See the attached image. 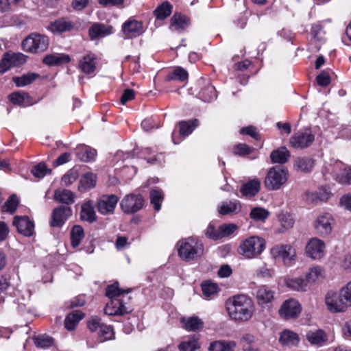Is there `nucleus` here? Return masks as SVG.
Here are the masks:
<instances>
[{"mask_svg": "<svg viewBox=\"0 0 351 351\" xmlns=\"http://www.w3.org/2000/svg\"><path fill=\"white\" fill-rule=\"evenodd\" d=\"M49 40L47 36L38 33H32L22 41L23 49L32 53H39L45 51L49 47Z\"/></svg>", "mask_w": 351, "mask_h": 351, "instance_id": "nucleus-5", "label": "nucleus"}, {"mask_svg": "<svg viewBox=\"0 0 351 351\" xmlns=\"http://www.w3.org/2000/svg\"><path fill=\"white\" fill-rule=\"evenodd\" d=\"M97 67V57L94 53H89L84 56L78 63L79 69L86 75L92 74Z\"/></svg>", "mask_w": 351, "mask_h": 351, "instance_id": "nucleus-20", "label": "nucleus"}, {"mask_svg": "<svg viewBox=\"0 0 351 351\" xmlns=\"http://www.w3.org/2000/svg\"><path fill=\"white\" fill-rule=\"evenodd\" d=\"M112 32V26L106 25L102 23H95L88 30L89 36L92 39H95L99 37H105L111 34Z\"/></svg>", "mask_w": 351, "mask_h": 351, "instance_id": "nucleus-25", "label": "nucleus"}, {"mask_svg": "<svg viewBox=\"0 0 351 351\" xmlns=\"http://www.w3.org/2000/svg\"><path fill=\"white\" fill-rule=\"evenodd\" d=\"M6 55L13 66H18L26 62L27 56L22 53L6 52Z\"/></svg>", "mask_w": 351, "mask_h": 351, "instance_id": "nucleus-53", "label": "nucleus"}, {"mask_svg": "<svg viewBox=\"0 0 351 351\" xmlns=\"http://www.w3.org/2000/svg\"><path fill=\"white\" fill-rule=\"evenodd\" d=\"M103 324H104L101 322V319L97 316L92 317L87 322L88 328L92 332H99Z\"/></svg>", "mask_w": 351, "mask_h": 351, "instance_id": "nucleus-60", "label": "nucleus"}, {"mask_svg": "<svg viewBox=\"0 0 351 351\" xmlns=\"http://www.w3.org/2000/svg\"><path fill=\"white\" fill-rule=\"evenodd\" d=\"M278 219L285 230L291 229L295 223L293 215L287 211H281L278 215Z\"/></svg>", "mask_w": 351, "mask_h": 351, "instance_id": "nucleus-39", "label": "nucleus"}, {"mask_svg": "<svg viewBox=\"0 0 351 351\" xmlns=\"http://www.w3.org/2000/svg\"><path fill=\"white\" fill-rule=\"evenodd\" d=\"M325 303L327 309L331 313L345 312L350 306L341 295V289L339 293L329 291L325 296Z\"/></svg>", "mask_w": 351, "mask_h": 351, "instance_id": "nucleus-8", "label": "nucleus"}, {"mask_svg": "<svg viewBox=\"0 0 351 351\" xmlns=\"http://www.w3.org/2000/svg\"><path fill=\"white\" fill-rule=\"evenodd\" d=\"M114 332L113 328L110 325L103 324L98 332V340L99 342H104L106 341L113 339Z\"/></svg>", "mask_w": 351, "mask_h": 351, "instance_id": "nucleus-48", "label": "nucleus"}, {"mask_svg": "<svg viewBox=\"0 0 351 351\" xmlns=\"http://www.w3.org/2000/svg\"><path fill=\"white\" fill-rule=\"evenodd\" d=\"M34 344L38 348H46L51 346L53 343V339L46 335H40L33 338Z\"/></svg>", "mask_w": 351, "mask_h": 351, "instance_id": "nucleus-49", "label": "nucleus"}, {"mask_svg": "<svg viewBox=\"0 0 351 351\" xmlns=\"http://www.w3.org/2000/svg\"><path fill=\"white\" fill-rule=\"evenodd\" d=\"M275 292L266 285L258 287L256 292L257 304L263 308H269L274 300Z\"/></svg>", "mask_w": 351, "mask_h": 351, "instance_id": "nucleus-17", "label": "nucleus"}, {"mask_svg": "<svg viewBox=\"0 0 351 351\" xmlns=\"http://www.w3.org/2000/svg\"><path fill=\"white\" fill-rule=\"evenodd\" d=\"M199 97L206 102H210L217 98L215 88L209 81L203 82L202 87L199 92Z\"/></svg>", "mask_w": 351, "mask_h": 351, "instance_id": "nucleus-27", "label": "nucleus"}, {"mask_svg": "<svg viewBox=\"0 0 351 351\" xmlns=\"http://www.w3.org/2000/svg\"><path fill=\"white\" fill-rule=\"evenodd\" d=\"M144 31L143 23L135 19H130L122 25V32L125 38L139 36Z\"/></svg>", "mask_w": 351, "mask_h": 351, "instance_id": "nucleus-18", "label": "nucleus"}, {"mask_svg": "<svg viewBox=\"0 0 351 351\" xmlns=\"http://www.w3.org/2000/svg\"><path fill=\"white\" fill-rule=\"evenodd\" d=\"M199 335L190 336L186 341L181 342L178 348L180 351H195L200 348Z\"/></svg>", "mask_w": 351, "mask_h": 351, "instance_id": "nucleus-32", "label": "nucleus"}, {"mask_svg": "<svg viewBox=\"0 0 351 351\" xmlns=\"http://www.w3.org/2000/svg\"><path fill=\"white\" fill-rule=\"evenodd\" d=\"M219 234L217 238L222 239L231 235L237 229V226L234 223H223L219 226Z\"/></svg>", "mask_w": 351, "mask_h": 351, "instance_id": "nucleus-54", "label": "nucleus"}, {"mask_svg": "<svg viewBox=\"0 0 351 351\" xmlns=\"http://www.w3.org/2000/svg\"><path fill=\"white\" fill-rule=\"evenodd\" d=\"M97 152L89 147H84L78 152V156L82 161L90 162L95 159Z\"/></svg>", "mask_w": 351, "mask_h": 351, "instance_id": "nucleus-50", "label": "nucleus"}, {"mask_svg": "<svg viewBox=\"0 0 351 351\" xmlns=\"http://www.w3.org/2000/svg\"><path fill=\"white\" fill-rule=\"evenodd\" d=\"M19 233L31 237L34 232V224L27 216H15L12 222Z\"/></svg>", "mask_w": 351, "mask_h": 351, "instance_id": "nucleus-19", "label": "nucleus"}, {"mask_svg": "<svg viewBox=\"0 0 351 351\" xmlns=\"http://www.w3.org/2000/svg\"><path fill=\"white\" fill-rule=\"evenodd\" d=\"M269 212L262 207H254L250 213V217L256 221H265L269 217Z\"/></svg>", "mask_w": 351, "mask_h": 351, "instance_id": "nucleus-43", "label": "nucleus"}, {"mask_svg": "<svg viewBox=\"0 0 351 351\" xmlns=\"http://www.w3.org/2000/svg\"><path fill=\"white\" fill-rule=\"evenodd\" d=\"M253 149L250 147L246 144H238L234 147L233 152L236 155L244 156L250 154L252 152Z\"/></svg>", "mask_w": 351, "mask_h": 351, "instance_id": "nucleus-61", "label": "nucleus"}, {"mask_svg": "<svg viewBox=\"0 0 351 351\" xmlns=\"http://www.w3.org/2000/svg\"><path fill=\"white\" fill-rule=\"evenodd\" d=\"M130 289H121L118 282L108 285L106 289V295L110 300L107 303L104 313L108 315H123L130 313L132 309L128 306L125 300L119 298L124 293H129Z\"/></svg>", "mask_w": 351, "mask_h": 351, "instance_id": "nucleus-2", "label": "nucleus"}, {"mask_svg": "<svg viewBox=\"0 0 351 351\" xmlns=\"http://www.w3.org/2000/svg\"><path fill=\"white\" fill-rule=\"evenodd\" d=\"M73 210L69 206L61 205L53 209L49 220L52 228H62L72 216Z\"/></svg>", "mask_w": 351, "mask_h": 351, "instance_id": "nucleus-11", "label": "nucleus"}, {"mask_svg": "<svg viewBox=\"0 0 351 351\" xmlns=\"http://www.w3.org/2000/svg\"><path fill=\"white\" fill-rule=\"evenodd\" d=\"M80 219L88 223H93L97 219L93 203L88 201L81 206Z\"/></svg>", "mask_w": 351, "mask_h": 351, "instance_id": "nucleus-30", "label": "nucleus"}, {"mask_svg": "<svg viewBox=\"0 0 351 351\" xmlns=\"http://www.w3.org/2000/svg\"><path fill=\"white\" fill-rule=\"evenodd\" d=\"M332 222L333 218L330 214L325 213L319 215L315 222L317 233L323 237L329 235L332 230Z\"/></svg>", "mask_w": 351, "mask_h": 351, "instance_id": "nucleus-15", "label": "nucleus"}, {"mask_svg": "<svg viewBox=\"0 0 351 351\" xmlns=\"http://www.w3.org/2000/svg\"><path fill=\"white\" fill-rule=\"evenodd\" d=\"M306 339L311 344L319 347L323 346L327 341L326 335L322 330L309 331L306 334Z\"/></svg>", "mask_w": 351, "mask_h": 351, "instance_id": "nucleus-33", "label": "nucleus"}, {"mask_svg": "<svg viewBox=\"0 0 351 351\" xmlns=\"http://www.w3.org/2000/svg\"><path fill=\"white\" fill-rule=\"evenodd\" d=\"M183 327L188 331L197 332L204 328V322L197 316L184 317L181 319Z\"/></svg>", "mask_w": 351, "mask_h": 351, "instance_id": "nucleus-23", "label": "nucleus"}, {"mask_svg": "<svg viewBox=\"0 0 351 351\" xmlns=\"http://www.w3.org/2000/svg\"><path fill=\"white\" fill-rule=\"evenodd\" d=\"M70 60L69 56L66 54H48L44 58L43 62L49 66H55L62 63H68Z\"/></svg>", "mask_w": 351, "mask_h": 351, "instance_id": "nucleus-35", "label": "nucleus"}, {"mask_svg": "<svg viewBox=\"0 0 351 351\" xmlns=\"http://www.w3.org/2000/svg\"><path fill=\"white\" fill-rule=\"evenodd\" d=\"M189 23V18L181 14H174L171 19V27L176 30H184Z\"/></svg>", "mask_w": 351, "mask_h": 351, "instance_id": "nucleus-40", "label": "nucleus"}, {"mask_svg": "<svg viewBox=\"0 0 351 351\" xmlns=\"http://www.w3.org/2000/svg\"><path fill=\"white\" fill-rule=\"evenodd\" d=\"M270 253L273 258L281 261L286 267H291L295 263L296 251L289 244L275 245Z\"/></svg>", "mask_w": 351, "mask_h": 351, "instance_id": "nucleus-7", "label": "nucleus"}, {"mask_svg": "<svg viewBox=\"0 0 351 351\" xmlns=\"http://www.w3.org/2000/svg\"><path fill=\"white\" fill-rule=\"evenodd\" d=\"M324 278V270L320 266H314L309 269L305 274V279L308 283L314 282L316 280H322Z\"/></svg>", "mask_w": 351, "mask_h": 351, "instance_id": "nucleus-37", "label": "nucleus"}, {"mask_svg": "<svg viewBox=\"0 0 351 351\" xmlns=\"http://www.w3.org/2000/svg\"><path fill=\"white\" fill-rule=\"evenodd\" d=\"M315 141V135L311 128L300 130L289 139L290 145L295 149H305L312 145Z\"/></svg>", "mask_w": 351, "mask_h": 351, "instance_id": "nucleus-9", "label": "nucleus"}, {"mask_svg": "<svg viewBox=\"0 0 351 351\" xmlns=\"http://www.w3.org/2000/svg\"><path fill=\"white\" fill-rule=\"evenodd\" d=\"M74 27L73 23L64 18L59 19L51 23L49 29L53 33H62L70 32Z\"/></svg>", "mask_w": 351, "mask_h": 351, "instance_id": "nucleus-28", "label": "nucleus"}, {"mask_svg": "<svg viewBox=\"0 0 351 351\" xmlns=\"http://www.w3.org/2000/svg\"><path fill=\"white\" fill-rule=\"evenodd\" d=\"M118 201L119 197L115 195H101L97 201L98 211L102 215L112 214Z\"/></svg>", "mask_w": 351, "mask_h": 351, "instance_id": "nucleus-16", "label": "nucleus"}, {"mask_svg": "<svg viewBox=\"0 0 351 351\" xmlns=\"http://www.w3.org/2000/svg\"><path fill=\"white\" fill-rule=\"evenodd\" d=\"M189 77L188 72L182 67L176 68L171 73L166 76V80H179L185 82Z\"/></svg>", "mask_w": 351, "mask_h": 351, "instance_id": "nucleus-44", "label": "nucleus"}, {"mask_svg": "<svg viewBox=\"0 0 351 351\" xmlns=\"http://www.w3.org/2000/svg\"><path fill=\"white\" fill-rule=\"evenodd\" d=\"M331 196V193L325 188H320L317 191L311 193L313 201H327Z\"/></svg>", "mask_w": 351, "mask_h": 351, "instance_id": "nucleus-57", "label": "nucleus"}, {"mask_svg": "<svg viewBox=\"0 0 351 351\" xmlns=\"http://www.w3.org/2000/svg\"><path fill=\"white\" fill-rule=\"evenodd\" d=\"M288 178L287 169L280 166L273 167L269 169L264 184L267 189L276 191L286 183Z\"/></svg>", "mask_w": 351, "mask_h": 351, "instance_id": "nucleus-6", "label": "nucleus"}, {"mask_svg": "<svg viewBox=\"0 0 351 351\" xmlns=\"http://www.w3.org/2000/svg\"><path fill=\"white\" fill-rule=\"evenodd\" d=\"M237 343L232 340H216L210 343L208 351H234Z\"/></svg>", "mask_w": 351, "mask_h": 351, "instance_id": "nucleus-24", "label": "nucleus"}, {"mask_svg": "<svg viewBox=\"0 0 351 351\" xmlns=\"http://www.w3.org/2000/svg\"><path fill=\"white\" fill-rule=\"evenodd\" d=\"M285 282L288 287L295 291H305L308 285L306 279L302 278H288Z\"/></svg>", "mask_w": 351, "mask_h": 351, "instance_id": "nucleus-42", "label": "nucleus"}, {"mask_svg": "<svg viewBox=\"0 0 351 351\" xmlns=\"http://www.w3.org/2000/svg\"><path fill=\"white\" fill-rule=\"evenodd\" d=\"M51 171V170L47 168V165L43 162L34 166L31 170L34 176L38 178H44L46 175L50 174Z\"/></svg>", "mask_w": 351, "mask_h": 351, "instance_id": "nucleus-52", "label": "nucleus"}, {"mask_svg": "<svg viewBox=\"0 0 351 351\" xmlns=\"http://www.w3.org/2000/svg\"><path fill=\"white\" fill-rule=\"evenodd\" d=\"M341 289V295L343 296L344 300L351 306V281L348 282Z\"/></svg>", "mask_w": 351, "mask_h": 351, "instance_id": "nucleus-64", "label": "nucleus"}, {"mask_svg": "<svg viewBox=\"0 0 351 351\" xmlns=\"http://www.w3.org/2000/svg\"><path fill=\"white\" fill-rule=\"evenodd\" d=\"M202 291L205 297L209 298L218 292L219 287L216 283L206 281L202 284Z\"/></svg>", "mask_w": 351, "mask_h": 351, "instance_id": "nucleus-51", "label": "nucleus"}, {"mask_svg": "<svg viewBox=\"0 0 351 351\" xmlns=\"http://www.w3.org/2000/svg\"><path fill=\"white\" fill-rule=\"evenodd\" d=\"M75 193L67 189H59L56 190L54 193V199L67 206L72 204L75 202Z\"/></svg>", "mask_w": 351, "mask_h": 351, "instance_id": "nucleus-29", "label": "nucleus"}, {"mask_svg": "<svg viewBox=\"0 0 351 351\" xmlns=\"http://www.w3.org/2000/svg\"><path fill=\"white\" fill-rule=\"evenodd\" d=\"M290 158V152L285 147L274 150L270 154L272 163L284 164Z\"/></svg>", "mask_w": 351, "mask_h": 351, "instance_id": "nucleus-34", "label": "nucleus"}, {"mask_svg": "<svg viewBox=\"0 0 351 351\" xmlns=\"http://www.w3.org/2000/svg\"><path fill=\"white\" fill-rule=\"evenodd\" d=\"M226 306L229 317L237 322L250 320L255 311L253 300L244 294L235 295L228 298Z\"/></svg>", "mask_w": 351, "mask_h": 351, "instance_id": "nucleus-1", "label": "nucleus"}, {"mask_svg": "<svg viewBox=\"0 0 351 351\" xmlns=\"http://www.w3.org/2000/svg\"><path fill=\"white\" fill-rule=\"evenodd\" d=\"M217 210L222 215H237L241 210V204L237 199L224 201L218 206Z\"/></svg>", "mask_w": 351, "mask_h": 351, "instance_id": "nucleus-21", "label": "nucleus"}, {"mask_svg": "<svg viewBox=\"0 0 351 351\" xmlns=\"http://www.w3.org/2000/svg\"><path fill=\"white\" fill-rule=\"evenodd\" d=\"M38 77V75L35 73H28L21 77H13V81L16 86H25L32 83Z\"/></svg>", "mask_w": 351, "mask_h": 351, "instance_id": "nucleus-45", "label": "nucleus"}, {"mask_svg": "<svg viewBox=\"0 0 351 351\" xmlns=\"http://www.w3.org/2000/svg\"><path fill=\"white\" fill-rule=\"evenodd\" d=\"M318 85L321 86H327L330 83V77L328 73L322 71L316 77Z\"/></svg>", "mask_w": 351, "mask_h": 351, "instance_id": "nucleus-63", "label": "nucleus"}, {"mask_svg": "<svg viewBox=\"0 0 351 351\" xmlns=\"http://www.w3.org/2000/svg\"><path fill=\"white\" fill-rule=\"evenodd\" d=\"M178 253L184 261L189 262L200 258L204 252V245L197 239L188 237L177 243Z\"/></svg>", "mask_w": 351, "mask_h": 351, "instance_id": "nucleus-3", "label": "nucleus"}, {"mask_svg": "<svg viewBox=\"0 0 351 351\" xmlns=\"http://www.w3.org/2000/svg\"><path fill=\"white\" fill-rule=\"evenodd\" d=\"M294 167L303 173H309L315 165V160L310 156L298 157L294 160Z\"/></svg>", "mask_w": 351, "mask_h": 351, "instance_id": "nucleus-26", "label": "nucleus"}, {"mask_svg": "<svg viewBox=\"0 0 351 351\" xmlns=\"http://www.w3.org/2000/svg\"><path fill=\"white\" fill-rule=\"evenodd\" d=\"M164 199L162 191L160 189H152L150 192L151 204L156 211H159L161 208V202Z\"/></svg>", "mask_w": 351, "mask_h": 351, "instance_id": "nucleus-47", "label": "nucleus"}, {"mask_svg": "<svg viewBox=\"0 0 351 351\" xmlns=\"http://www.w3.org/2000/svg\"><path fill=\"white\" fill-rule=\"evenodd\" d=\"M77 172L75 170L71 169L64 175L62 178V182L66 186H69L77 180Z\"/></svg>", "mask_w": 351, "mask_h": 351, "instance_id": "nucleus-59", "label": "nucleus"}, {"mask_svg": "<svg viewBox=\"0 0 351 351\" xmlns=\"http://www.w3.org/2000/svg\"><path fill=\"white\" fill-rule=\"evenodd\" d=\"M261 181L257 179H252L243 183L240 188V193L245 197H254L260 191Z\"/></svg>", "mask_w": 351, "mask_h": 351, "instance_id": "nucleus-22", "label": "nucleus"}, {"mask_svg": "<svg viewBox=\"0 0 351 351\" xmlns=\"http://www.w3.org/2000/svg\"><path fill=\"white\" fill-rule=\"evenodd\" d=\"M19 199L16 195H12L2 206L3 211L13 213L17 208Z\"/></svg>", "mask_w": 351, "mask_h": 351, "instance_id": "nucleus-55", "label": "nucleus"}, {"mask_svg": "<svg viewBox=\"0 0 351 351\" xmlns=\"http://www.w3.org/2000/svg\"><path fill=\"white\" fill-rule=\"evenodd\" d=\"M240 133L241 134L249 135L256 141L260 140L261 138L259 133L257 132L256 128L254 126L243 128L241 129Z\"/></svg>", "mask_w": 351, "mask_h": 351, "instance_id": "nucleus-62", "label": "nucleus"}, {"mask_svg": "<svg viewBox=\"0 0 351 351\" xmlns=\"http://www.w3.org/2000/svg\"><path fill=\"white\" fill-rule=\"evenodd\" d=\"M84 314L80 311H73L69 314L64 320L65 328L69 330H73L78 322L83 319Z\"/></svg>", "mask_w": 351, "mask_h": 351, "instance_id": "nucleus-36", "label": "nucleus"}, {"mask_svg": "<svg viewBox=\"0 0 351 351\" xmlns=\"http://www.w3.org/2000/svg\"><path fill=\"white\" fill-rule=\"evenodd\" d=\"M84 237V232L81 226L75 225L71 232V241L73 247L80 245L82 239Z\"/></svg>", "mask_w": 351, "mask_h": 351, "instance_id": "nucleus-41", "label": "nucleus"}, {"mask_svg": "<svg viewBox=\"0 0 351 351\" xmlns=\"http://www.w3.org/2000/svg\"><path fill=\"white\" fill-rule=\"evenodd\" d=\"M300 304L295 299L291 298L285 300L279 309L281 317L289 319L296 318L301 313Z\"/></svg>", "mask_w": 351, "mask_h": 351, "instance_id": "nucleus-13", "label": "nucleus"}, {"mask_svg": "<svg viewBox=\"0 0 351 351\" xmlns=\"http://www.w3.org/2000/svg\"><path fill=\"white\" fill-rule=\"evenodd\" d=\"M265 249V241L257 236H252L239 245V253L245 258L252 259L258 257Z\"/></svg>", "mask_w": 351, "mask_h": 351, "instance_id": "nucleus-4", "label": "nucleus"}, {"mask_svg": "<svg viewBox=\"0 0 351 351\" xmlns=\"http://www.w3.org/2000/svg\"><path fill=\"white\" fill-rule=\"evenodd\" d=\"M279 341L283 345L295 346L299 342V338L296 333L285 330L280 333Z\"/></svg>", "mask_w": 351, "mask_h": 351, "instance_id": "nucleus-38", "label": "nucleus"}, {"mask_svg": "<svg viewBox=\"0 0 351 351\" xmlns=\"http://www.w3.org/2000/svg\"><path fill=\"white\" fill-rule=\"evenodd\" d=\"M172 6L167 2H163L154 11V15L158 19L163 20L171 14Z\"/></svg>", "mask_w": 351, "mask_h": 351, "instance_id": "nucleus-46", "label": "nucleus"}, {"mask_svg": "<svg viewBox=\"0 0 351 351\" xmlns=\"http://www.w3.org/2000/svg\"><path fill=\"white\" fill-rule=\"evenodd\" d=\"M199 121L197 119L188 121H182L178 123L179 136H177L176 131L172 133V141L174 144H178L182 139L185 138L198 126Z\"/></svg>", "mask_w": 351, "mask_h": 351, "instance_id": "nucleus-14", "label": "nucleus"}, {"mask_svg": "<svg viewBox=\"0 0 351 351\" xmlns=\"http://www.w3.org/2000/svg\"><path fill=\"white\" fill-rule=\"evenodd\" d=\"M336 180L341 184H351V169H343L337 175Z\"/></svg>", "mask_w": 351, "mask_h": 351, "instance_id": "nucleus-56", "label": "nucleus"}, {"mask_svg": "<svg viewBox=\"0 0 351 351\" xmlns=\"http://www.w3.org/2000/svg\"><path fill=\"white\" fill-rule=\"evenodd\" d=\"M326 244L324 241L313 237L308 240L305 247V253L308 258L319 260L325 255Z\"/></svg>", "mask_w": 351, "mask_h": 351, "instance_id": "nucleus-12", "label": "nucleus"}, {"mask_svg": "<svg viewBox=\"0 0 351 351\" xmlns=\"http://www.w3.org/2000/svg\"><path fill=\"white\" fill-rule=\"evenodd\" d=\"M10 101L22 107L29 106L33 104L31 97L25 92H15L9 95Z\"/></svg>", "mask_w": 351, "mask_h": 351, "instance_id": "nucleus-31", "label": "nucleus"}, {"mask_svg": "<svg viewBox=\"0 0 351 351\" xmlns=\"http://www.w3.org/2000/svg\"><path fill=\"white\" fill-rule=\"evenodd\" d=\"M144 199L141 195L130 193L126 195L120 203L122 211L132 214L140 210L143 206Z\"/></svg>", "mask_w": 351, "mask_h": 351, "instance_id": "nucleus-10", "label": "nucleus"}, {"mask_svg": "<svg viewBox=\"0 0 351 351\" xmlns=\"http://www.w3.org/2000/svg\"><path fill=\"white\" fill-rule=\"evenodd\" d=\"M96 176L93 173H86L81 180V183L85 188H93L96 184Z\"/></svg>", "mask_w": 351, "mask_h": 351, "instance_id": "nucleus-58", "label": "nucleus"}]
</instances>
